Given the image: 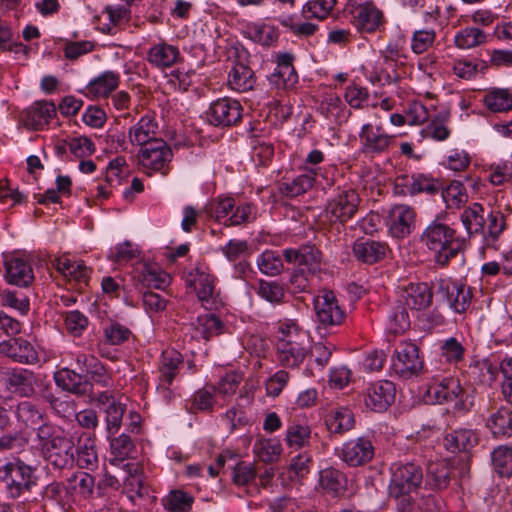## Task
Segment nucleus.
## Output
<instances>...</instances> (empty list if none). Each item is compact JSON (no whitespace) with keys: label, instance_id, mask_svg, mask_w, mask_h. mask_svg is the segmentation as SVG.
Instances as JSON below:
<instances>
[{"label":"nucleus","instance_id":"f257e3e1","mask_svg":"<svg viewBox=\"0 0 512 512\" xmlns=\"http://www.w3.org/2000/svg\"><path fill=\"white\" fill-rule=\"evenodd\" d=\"M420 241L433 252L434 262L441 267H446L466 246V239L440 218L434 219L424 229Z\"/></svg>","mask_w":512,"mask_h":512},{"label":"nucleus","instance_id":"f03ea898","mask_svg":"<svg viewBox=\"0 0 512 512\" xmlns=\"http://www.w3.org/2000/svg\"><path fill=\"white\" fill-rule=\"evenodd\" d=\"M41 452L54 468H72L75 463V444L71 437L50 423H43L36 433Z\"/></svg>","mask_w":512,"mask_h":512},{"label":"nucleus","instance_id":"7ed1b4c3","mask_svg":"<svg viewBox=\"0 0 512 512\" xmlns=\"http://www.w3.org/2000/svg\"><path fill=\"white\" fill-rule=\"evenodd\" d=\"M426 396L438 404L454 403V408L458 411H468L472 406L468 393L455 377H433Z\"/></svg>","mask_w":512,"mask_h":512},{"label":"nucleus","instance_id":"20e7f679","mask_svg":"<svg viewBox=\"0 0 512 512\" xmlns=\"http://www.w3.org/2000/svg\"><path fill=\"white\" fill-rule=\"evenodd\" d=\"M390 472L391 479L388 487L390 497L416 492L423 483V468L417 462H395L391 465Z\"/></svg>","mask_w":512,"mask_h":512},{"label":"nucleus","instance_id":"39448f33","mask_svg":"<svg viewBox=\"0 0 512 512\" xmlns=\"http://www.w3.org/2000/svg\"><path fill=\"white\" fill-rule=\"evenodd\" d=\"M344 12L358 32L371 34L384 28V14L373 1L348 0Z\"/></svg>","mask_w":512,"mask_h":512},{"label":"nucleus","instance_id":"423d86ee","mask_svg":"<svg viewBox=\"0 0 512 512\" xmlns=\"http://www.w3.org/2000/svg\"><path fill=\"white\" fill-rule=\"evenodd\" d=\"M34 471L33 467L19 459L0 467V479L5 483L11 498L16 499L23 493L31 491L36 484Z\"/></svg>","mask_w":512,"mask_h":512},{"label":"nucleus","instance_id":"0eeeda50","mask_svg":"<svg viewBox=\"0 0 512 512\" xmlns=\"http://www.w3.org/2000/svg\"><path fill=\"white\" fill-rule=\"evenodd\" d=\"M137 156L139 164L147 174L159 172L167 175L169 173L173 152L164 140H156L144 145Z\"/></svg>","mask_w":512,"mask_h":512},{"label":"nucleus","instance_id":"6e6552de","mask_svg":"<svg viewBox=\"0 0 512 512\" xmlns=\"http://www.w3.org/2000/svg\"><path fill=\"white\" fill-rule=\"evenodd\" d=\"M434 292L439 301L446 303L456 313H464L471 304L472 292L465 284L451 279H435Z\"/></svg>","mask_w":512,"mask_h":512},{"label":"nucleus","instance_id":"1a4fd4ad","mask_svg":"<svg viewBox=\"0 0 512 512\" xmlns=\"http://www.w3.org/2000/svg\"><path fill=\"white\" fill-rule=\"evenodd\" d=\"M392 368L403 378L418 376L424 368L419 347L411 341H401L392 355Z\"/></svg>","mask_w":512,"mask_h":512},{"label":"nucleus","instance_id":"9d476101","mask_svg":"<svg viewBox=\"0 0 512 512\" xmlns=\"http://www.w3.org/2000/svg\"><path fill=\"white\" fill-rule=\"evenodd\" d=\"M359 204L360 197L354 189L339 190L327 202L325 216L331 223L345 224L357 213Z\"/></svg>","mask_w":512,"mask_h":512},{"label":"nucleus","instance_id":"9b49d317","mask_svg":"<svg viewBox=\"0 0 512 512\" xmlns=\"http://www.w3.org/2000/svg\"><path fill=\"white\" fill-rule=\"evenodd\" d=\"M314 310L319 324L324 328L339 326L346 318L345 310L331 290L324 289L314 297Z\"/></svg>","mask_w":512,"mask_h":512},{"label":"nucleus","instance_id":"f8f14e48","mask_svg":"<svg viewBox=\"0 0 512 512\" xmlns=\"http://www.w3.org/2000/svg\"><path fill=\"white\" fill-rule=\"evenodd\" d=\"M360 150L366 156L387 153L394 144L395 136L386 133L382 126L366 123L359 132Z\"/></svg>","mask_w":512,"mask_h":512},{"label":"nucleus","instance_id":"ddd939ff","mask_svg":"<svg viewBox=\"0 0 512 512\" xmlns=\"http://www.w3.org/2000/svg\"><path fill=\"white\" fill-rule=\"evenodd\" d=\"M286 262L293 264L295 269L306 275H317L321 272L322 253L315 245H302L283 251Z\"/></svg>","mask_w":512,"mask_h":512},{"label":"nucleus","instance_id":"4468645a","mask_svg":"<svg viewBox=\"0 0 512 512\" xmlns=\"http://www.w3.org/2000/svg\"><path fill=\"white\" fill-rule=\"evenodd\" d=\"M336 454L349 467H359L372 461L375 447L369 437L361 436L345 442Z\"/></svg>","mask_w":512,"mask_h":512},{"label":"nucleus","instance_id":"2eb2a0df","mask_svg":"<svg viewBox=\"0 0 512 512\" xmlns=\"http://www.w3.org/2000/svg\"><path fill=\"white\" fill-rule=\"evenodd\" d=\"M242 110L239 101L224 97L211 103L207 116L215 126L230 127L241 120Z\"/></svg>","mask_w":512,"mask_h":512},{"label":"nucleus","instance_id":"dca6fc26","mask_svg":"<svg viewBox=\"0 0 512 512\" xmlns=\"http://www.w3.org/2000/svg\"><path fill=\"white\" fill-rule=\"evenodd\" d=\"M396 388L393 382L379 380L370 383L364 393V403L375 412H383L394 402Z\"/></svg>","mask_w":512,"mask_h":512},{"label":"nucleus","instance_id":"f3484780","mask_svg":"<svg viewBox=\"0 0 512 512\" xmlns=\"http://www.w3.org/2000/svg\"><path fill=\"white\" fill-rule=\"evenodd\" d=\"M415 210L407 205H395L389 212L387 225L396 238H405L415 226Z\"/></svg>","mask_w":512,"mask_h":512},{"label":"nucleus","instance_id":"a211bd4d","mask_svg":"<svg viewBox=\"0 0 512 512\" xmlns=\"http://www.w3.org/2000/svg\"><path fill=\"white\" fill-rule=\"evenodd\" d=\"M0 353L22 364H35L39 360L34 346L22 337L1 341Z\"/></svg>","mask_w":512,"mask_h":512},{"label":"nucleus","instance_id":"6ab92c4d","mask_svg":"<svg viewBox=\"0 0 512 512\" xmlns=\"http://www.w3.org/2000/svg\"><path fill=\"white\" fill-rule=\"evenodd\" d=\"M434 293L433 281L431 285L424 282L409 283L404 287L402 297L408 308L422 311L432 305Z\"/></svg>","mask_w":512,"mask_h":512},{"label":"nucleus","instance_id":"aec40b11","mask_svg":"<svg viewBox=\"0 0 512 512\" xmlns=\"http://www.w3.org/2000/svg\"><path fill=\"white\" fill-rule=\"evenodd\" d=\"M5 384L7 388L21 397H32L35 395L36 375L27 369H11L5 373Z\"/></svg>","mask_w":512,"mask_h":512},{"label":"nucleus","instance_id":"412c9836","mask_svg":"<svg viewBox=\"0 0 512 512\" xmlns=\"http://www.w3.org/2000/svg\"><path fill=\"white\" fill-rule=\"evenodd\" d=\"M55 116L56 106L53 102L37 101L23 113V123L28 129L41 130Z\"/></svg>","mask_w":512,"mask_h":512},{"label":"nucleus","instance_id":"4be33fe9","mask_svg":"<svg viewBox=\"0 0 512 512\" xmlns=\"http://www.w3.org/2000/svg\"><path fill=\"white\" fill-rule=\"evenodd\" d=\"M54 380L62 390L76 395H85L92 390V383L88 380L87 375H82L69 368L56 371Z\"/></svg>","mask_w":512,"mask_h":512},{"label":"nucleus","instance_id":"5701e85b","mask_svg":"<svg viewBox=\"0 0 512 512\" xmlns=\"http://www.w3.org/2000/svg\"><path fill=\"white\" fill-rule=\"evenodd\" d=\"M159 125L154 114H146L133 125L128 132L130 142L133 145L143 147L158 138Z\"/></svg>","mask_w":512,"mask_h":512},{"label":"nucleus","instance_id":"b1692460","mask_svg":"<svg viewBox=\"0 0 512 512\" xmlns=\"http://www.w3.org/2000/svg\"><path fill=\"white\" fill-rule=\"evenodd\" d=\"M120 84V74L105 71L93 78L84 88L83 93L91 99L107 98Z\"/></svg>","mask_w":512,"mask_h":512},{"label":"nucleus","instance_id":"393cba45","mask_svg":"<svg viewBox=\"0 0 512 512\" xmlns=\"http://www.w3.org/2000/svg\"><path fill=\"white\" fill-rule=\"evenodd\" d=\"M292 62L291 54L284 53L278 56L277 66L268 77L271 85L278 89H289L296 84L298 76Z\"/></svg>","mask_w":512,"mask_h":512},{"label":"nucleus","instance_id":"a878e982","mask_svg":"<svg viewBox=\"0 0 512 512\" xmlns=\"http://www.w3.org/2000/svg\"><path fill=\"white\" fill-rule=\"evenodd\" d=\"M146 60L151 66L164 70L177 64L181 55L178 47L163 41L148 50Z\"/></svg>","mask_w":512,"mask_h":512},{"label":"nucleus","instance_id":"bb28decb","mask_svg":"<svg viewBox=\"0 0 512 512\" xmlns=\"http://www.w3.org/2000/svg\"><path fill=\"white\" fill-rule=\"evenodd\" d=\"M307 354V349L294 339L279 338L277 342V358L284 367H298Z\"/></svg>","mask_w":512,"mask_h":512},{"label":"nucleus","instance_id":"cd10ccee","mask_svg":"<svg viewBox=\"0 0 512 512\" xmlns=\"http://www.w3.org/2000/svg\"><path fill=\"white\" fill-rule=\"evenodd\" d=\"M387 245L372 239H358L353 244L355 258L366 264H374L385 258Z\"/></svg>","mask_w":512,"mask_h":512},{"label":"nucleus","instance_id":"c85d7f7f","mask_svg":"<svg viewBox=\"0 0 512 512\" xmlns=\"http://www.w3.org/2000/svg\"><path fill=\"white\" fill-rule=\"evenodd\" d=\"M6 279L10 284L28 287L34 281L31 264L22 258H13L5 262Z\"/></svg>","mask_w":512,"mask_h":512},{"label":"nucleus","instance_id":"c756f323","mask_svg":"<svg viewBox=\"0 0 512 512\" xmlns=\"http://www.w3.org/2000/svg\"><path fill=\"white\" fill-rule=\"evenodd\" d=\"M75 462L79 468L90 471L98 467L95 440L91 434L84 433L79 437L78 447L75 448Z\"/></svg>","mask_w":512,"mask_h":512},{"label":"nucleus","instance_id":"7c9ffc66","mask_svg":"<svg viewBox=\"0 0 512 512\" xmlns=\"http://www.w3.org/2000/svg\"><path fill=\"white\" fill-rule=\"evenodd\" d=\"M319 486L331 497H341L347 490L346 475L333 467L319 472Z\"/></svg>","mask_w":512,"mask_h":512},{"label":"nucleus","instance_id":"2f4dec72","mask_svg":"<svg viewBox=\"0 0 512 512\" xmlns=\"http://www.w3.org/2000/svg\"><path fill=\"white\" fill-rule=\"evenodd\" d=\"M183 364V356L175 349H166L162 352L158 371L161 384L171 385Z\"/></svg>","mask_w":512,"mask_h":512},{"label":"nucleus","instance_id":"473e14b6","mask_svg":"<svg viewBox=\"0 0 512 512\" xmlns=\"http://www.w3.org/2000/svg\"><path fill=\"white\" fill-rule=\"evenodd\" d=\"M477 443L476 433L466 428L454 430L444 437V446L451 453L467 452Z\"/></svg>","mask_w":512,"mask_h":512},{"label":"nucleus","instance_id":"72a5a7b5","mask_svg":"<svg viewBox=\"0 0 512 512\" xmlns=\"http://www.w3.org/2000/svg\"><path fill=\"white\" fill-rule=\"evenodd\" d=\"M484 225L483 248L498 249L497 241L506 229L505 216L500 211H491L486 217Z\"/></svg>","mask_w":512,"mask_h":512},{"label":"nucleus","instance_id":"f704fd0d","mask_svg":"<svg viewBox=\"0 0 512 512\" xmlns=\"http://www.w3.org/2000/svg\"><path fill=\"white\" fill-rule=\"evenodd\" d=\"M227 82L232 90L247 92L254 88L256 78L249 66L243 63H236L228 74Z\"/></svg>","mask_w":512,"mask_h":512},{"label":"nucleus","instance_id":"c9c22d12","mask_svg":"<svg viewBox=\"0 0 512 512\" xmlns=\"http://www.w3.org/2000/svg\"><path fill=\"white\" fill-rule=\"evenodd\" d=\"M325 426L334 435H343L350 431L355 424L353 413L347 408L331 410L325 416Z\"/></svg>","mask_w":512,"mask_h":512},{"label":"nucleus","instance_id":"e433bc0d","mask_svg":"<svg viewBox=\"0 0 512 512\" xmlns=\"http://www.w3.org/2000/svg\"><path fill=\"white\" fill-rule=\"evenodd\" d=\"M188 286L193 287L201 302L209 301L215 290L214 277L209 273L195 269L188 274L186 279Z\"/></svg>","mask_w":512,"mask_h":512},{"label":"nucleus","instance_id":"4c0bfd02","mask_svg":"<svg viewBox=\"0 0 512 512\" xmlns=\"http://www.w3.org/2000/svg\"><path fill=\"white\" fill-rule=\"evenodd\" d=\"M460 219L468 236L482 235L484 233L486 217L484 215V207L481 204L473 203L465 208L461 213Z\"/></svg>","mask_w":512,"mask_h":512},{"label":"nucleus","instance_id":"58836bf2","mask_svg":"<svg viewBox=\"0 0 512 512\" xmlns=\"http://www.w3.org/2000/svg\"><path fill=\"white\" fill-rule=\"evenodd\" d=\"M399 186H405L406 193L415 195L418 193L426 192L428 194H436L442 187L441 184L430 177L425 175H417L408 178L407 176L399 177Z\"/></svg>","mask_w":512,"mask_h":512},{"label":"nucleus","instance_id":"ea45409f","mask_svg":"<svg viewBox=\"0 0 512 512\" xmlns=\"http://www.w3.org/2000/svg\"><path fill=\"white\" fill-rule=\"evenodd\" d=\"M486 425L495 437H510L512 435V411L501 406L489 416Z\"/></svg>","mask_w":512,"mask_h":512},{"label":"nucleus","instance_id":"a19ab883","mask_svg":"<svg viewBox=\"0 0 512 512\" xmlns=\"http://www.w3.org/2000/svg\"><path fill=\"white\" fill-rule=\"evenodd\" d=\"M316 175L317 172L315 169H309L290 181L282 182L280 190L287 197H297L302 195L314 186Z\"/></svg>","mask_w":512,"mask_h":512},{"label":"nucleus","instance_id":"79ce46f5","mask_svg":"<svg viewBox=\"0 0 512 512\" xmlns=\"http://www.w3.org/2000/svg\"><path fill=\"white\" fill-rule=\"evenodd\" d=\"M318 110L327 119H333L338 123L346 121L350 115V111L346 110L341 98L335 93L326 94Z\"/></svg>","mask_w":512,"mask_h":512},{"label":"nucleus","instance_id":"37998d69","mask_svg":"<svg viewBox=\"0 0 512 512\" xmlns=\"http://www.w3.org/2000/svg\"><path fill=\"white\" fill-rule=\"evenodd\" d=\"M452 470L444 461L431 463L428 466L427 485L431 489L443 490L448 487L451 480Z\"/></svg>","mask_w":512,"mask_h":512},{"label":"nucleus","instance_id":"c03bdc74","mask_svg":"<svg viewBox=\"0 0 512 512\" xmlns=\"http://www.w3.org/2000/svg\"><path fill=\"white\" fill-rule=\"evenodd\" d=\"M483 102L492 112H507L512 109V94L507 89L493 88L485 94Z\"/></svg>","mask_w":512,"mask_h":512},{"label":"nucleus","instance_id":"a18cd8bd","mask_svg":"<svg viewBox=\"0 0 512 512\" xmlns=\"http://www.w3.org/2000/svg\"><path fill=\"white\" fill-rule=\"evenodd\" d=\"M163 506L170 512H189L194 502V497L182 490H172L163 498Z\"/></svg>","mask_w":512,"mask_h":512},{"label":"nucleus","instance_id":"49530a36","mask_svg":"<svg viewBox=\"0 0 512 512\" xmlns=\"http://www.w3.org/2000/svg\"><path fill=\"white\" fill-rule=\"evenodd\" d=\"M138 280L146 287L161 289L169 283V276L156 266L144 265L138 275Z\"/></svg>","mask_w":512,"mask_h":512},{"label":"nucleus","instance_id":"de8ad7c7","mask_svg":"<svg viewBox=\"0 0 512 512\" xmlns=\"http://www.w3.org/2000/svg\"><path fill=\"white\" fill-rule=\"evenodd\" d=\"M196 328L204 339L209 340L224 333L225 324L215 314H205L197 318Z\"/></svg>","mask_w":512,"mask_h":512},{"label":"nucleus","instance_id":"09e8293b","mask_svg":"<svg viewBox=\"0 0 512 512\" xmlns=\"http://www.w3.org/2000/svg\"><path fill=\"white\" fill-rule=\"evenodd\" d=\"M486 34L476 27H466L455 35V45L460 49H469L486 42Z\"/></svg>","mask_w":512,"mask_h":512},{"label":"nucleus","instance_id":"8fccbe9b","mask_svg":"<svg viewBox=\"0 0 512 512\" xmlns=\"http://www.w3.org/2000/svg\"><path fill=\"white\" fill-rule=\"evenodd\" d=\"M311 438V429L306 424L292 423L286 430V443L297 449L307 446Z\"/></svg>","mask_w":512,"mask_h":512},{"label":"nucleus","instance_id":"3c124183","mask_svg":"<svg viewBox=\"0 0 512 512\" xmlns=\"http://www.w3.org/2000/svg\"><path fill=\"white\" fill-rule=\"evenodd\" d=\"M492 464L501 477L512 475V447L499 446L492 452Z\"/></svg>","mask_w":512,"mask_h":512},{"label":"nucleus","instance_id":"603ef678","mask_svg":"<svg viewBox=\"0 0 512 512\" xmlns=\"http://www.w3.org/2000/svg\"><path fill=\"white\" fill-rule=\"evenodd\" d=\"M15 416L26 427L39 424L43 419V413L30 401H22L16 406Z\"/></svg>","mask_w":512,"mask_h":512},{"label":"nucleus","instance_id":"864d4df0","mask_svg":"<svg viewBox=\"0 0 512 512\" xmlns=\"http://www.w3.org/2000/svg\"><path fill=\"white\" fill-rule=\"evenodd\" d=\"M388 330L393 334L405 332L410 327V318L406 307L402 304L395 305L388 316Z\"/></svg>","mask_w":512,"mask_h":512},{"label":"nucleus","instance_id":"5fc2aeb1","mask_svg":"<svg viewBox=\"0 0 512 512\" xmlns=\"http://www.w3.org/2000/svg\"><path fill=\"white\" fill-rule=\"evenodd\" d=\"M247 34L251 40L264 46H270L278 39V31L268 25L250 24L247 26Z\"/></svg>","mask_w":512,"mask_h":512},{"label":"nucleus","instance_id":"6e6d98bb","mask_svg":"<svg viewBox=\"0 0 512 512\" xmlns=\"http://www.w3.org/2000/svg\"><path fill=\"white\" fill-rule=\"evenodd\" d=\"M260 271L269 276L278 275L283 269L281 256L272 250L264 251L257 260Z\"/></svg>","mask_w":512,"mask_h":512},{"label":"nucleus","instance_id":"4d7b16f0","mask_svg":"<svg viewBox=\"0 0 512 512\" xmlns=\"http://www.w3.org/2000/svg\"><path fill=\"white\" fill-rule=\"evenodd\" d=\"M336 0H311L303 7V15L307 19H325L336 5Z\"/></svg>","mask_w":512,"mask_h":512},{"label":"nucleus","instance_id":"13d9d810","mask_svg":"<svg viewBox=\"0 0 512 512\" xmlns=\"http://www.w3.org/2000/svg\"><path fill=\"white\" fill-rule=\"evenodd\" d=\"M235 202L233 198L214 199L205 206V212L208 217L214 218L220 222L228 218L229 213L234 209Z\"/></svg>","mask_w":512,"mask_h":512},{"label":"nucleus","instance_id":"bf43d9fd","mask_svg":"<svg viewBox=\"0 0 512 512\" xmlns=\"http://www.w3.org/2000/svg\"><path fill=\"white\" fill-rule=\"evenodd\" d=\"M131 335V330L118 322H111L104 328L105 341L110 345H121L128 341Z\"/></svg>","mask_w":512,"mask_h":512},{"label":"nucleus","instance_id":"052dcab7","mask_svg":"<svg viewBox=\"0 0 512 512\" xmlns=\"http://www.w3.org/2000/svg\"><path fill=\"white\" fill-rule=\"evenodd\" d=\"M258 294L272 304H280L285 295L284 289L279 283L264 280L259 282Z\"/></svg>","mask_w":512,"mask_h":512},{"label":"nucleus","instance_id":"680f3d73","mask_svg":"<svg viewBox=\"0 0 512 512\" xmlns=\"http://www.w3.org/2000/svg\"><path fill=\"white\" fill-rule=\"evenodd\" d=\"M89 325L88 318L78 310L69 311L65 316L67 331L73 336H81Z\"/></svg>","mask_w":512,"mask_h":512},{"label":"nucleus","instance_id":"e2e57ef3","mask_svg":"<svg viewBox=\"0 0 512 512\" xmlns=\"http://www.w3.org/2000/svg\"><path fill=\"white\" fill-rule=\"evenodd\" d=\"M335 351V346L331 343H314L310 349V356L319 370H322L330 361Z\"/></svg>","mask_w":512,"mask_h":512},{"label":"nucleus","instance_id":"0e129e2a","mask_svg":"<svg viewBox=\"0 0 512 512\" xmlns=\"http://www.w3.org/2000/svg\"><path fill=\"white\" fill-rule=\"evenodd\" d=\"M465 354L464 346L454 337L445 340L441 346V355L449 363L457 364Z\"/></svg>","mask_w":512,"mask_h":512},{"label":"nucleus","instance_id":"69168bd1","mask_svg":"<svg viewBox=\"0 0 512 512\" xmlns=\"http://www.w3.org/2000/svg\"><path fill=\"white\" fill-rule=\"evenodd\" d=\"M436 39L433 29L417 30L413 33L411 49L416 54H422L432 46Z\"/></svg>","mask_w":512,"mask_h":512},{"label":"nucleus","instance_id":"338daca9","mask_svg":"<svg viewBox=\"0 0 512 512\" xmlns=\"http://www.w3.org/2000/svg\"><path fill=\"white\" fill-rule=\"evenodd\" d=\"M111 452L119 459H125L131 456L135 445L130 436L121 434L112 438L110 441Z\"/></svg>","mask_w":512,"mask_h":512},{"label":"nucleus","instance_id":"774afa93","mask_svg":"<svg viewBox=\"0 0 512 512\" xmlns=\"http://www.w3.org/2000/svg\"><path fill=\"white\" fill-rule=\"evenodd\" d=\"M70 152L79 159L91 156L95 153V145L91 139L85 136L72 138L68 142Z\"/></svg>","mask_w":512,"mask_h":512}]
</instances>
